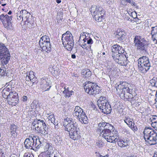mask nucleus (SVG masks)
I'll return each instance as SVG.
<instances>
[{
  "label": "nucleus",
  "mask_w": 157,
  "mask_h": 157,
  "mask_svg": "<svg viewBox=\"0 0 157 157\" xmlns=\"http://www.w3.org/2000/svg\"><path fill=\"white\" fill-rule=\"evenodd\" d=\"M63 126L65 130L69 132L70 138L74 140H78L81 137L79 132L77 130L78 125L75 120L67 117L64 119Z\"/></svg>",
  "instance_id": "1"
},
{
  "label": "nucleus",
  "mask_w": 157,
  "mask_h": 157,
  "mask_svg": "<svg viewBox=\"0 0 157 157\" xmlns=\"http://www.w3.org/2000/svg\"><path fill=\"white\" fill-rule=\"evenodd\" d=\"M25 147L27 149L36 150L42 147L44 143L41 142L38 136H30L26 138L24 142Z\"/></svg>",
  "instance_id": "2"
},
{
  "label": "nucleus",
  "mask_w": 157,
  "mask_h": 157,
  "mask_svg": "<svg viewBox=\"0 0 157 157\" xmlns=\"http://www.w3.org/2000/svg\"><path fill=\"white\" fill-rule=\"evenodd\" d=\"M143 133L146 142L151 145L157 144V133L151 127H146Z\"/></svg>",
  "instance_id": "3"
},
{
  "label": "nucleus",
  "mask_w": 157,
  "mask_h": 157,
  "mask_svg": "<svg viewBox=\"0 0 157 157\" xmlns=\"http://www.w3.org/2000/svg\"><path fill=\"white\" fill-rule=\"evenodd\" d=\"M61 40L64 48L71 51L74 46L73 36L71 33L69 31H67L62 35Z\"/></svg>",
  "instance_id": "4"
},
{
  "label": "nucleus",
  "mask_w": 157,
  "mask_h": 157,
  "mask_svg": "<svg viewBox=\"0 0 157 157\" xmlns=\"http://www.w3.org/2000/svg\"><path fill=\"white\" fill-rule=\"evenodd\" d=\"M134 42L137 48L142 53L147 52L148 42L140 36H136L134 39Z\"/></svg>",
  "instance_id": "5"
},
{
  "label": "nucleus",
  "mask_w": 157,
  "mask_h": 157,
  "mask_svg": "<svg viewBox=\"0 0 157 157\" xmlns=\"http://www.w3.org/2000/svg\"><path fill=\"white\" fill-rule=\"evenodd\" d=\"M138 67L139 71L143 73H145L151 67L148 57L143 56L138 60Z\"/></svg>",
  "instance_id": "6"
},
{
  "label": "nucleus",
  "mask_w": 157,
  "mask_h": 157,
  "mask_svg": "<svg viewBox=\"0 0 157 157\" xmlns=\"http://www.w3.org/2000/svg\"><path fill=\"white\" fill-rule=\"evenodd\" d=\"M35 127V129L38 132L43 135L48 134V128L44 121L40 119L36 120L34 121L32 123Z\"/></svg>",
  "instance_id": "7"
},
{
  "label": "nucleus",
  "mask_w": 157,
  "mask_h": 157,
  "mask_svg": "<svg viewBox=\"0 0 157 157\" xmlns=\"http://www.w3.org/2000/svg\"><path fill=\"white\" fill-rule=\"evenodd\" d=\"M10 57V52L4 44L0 42V60L2 64L6 65Z\"/></svg>",
  "instance_id": "8"
},
{
  "label": "nucleus",
  "mask_w": 157,
  "mask_h": 157,
  "mask_svg": "<svg viewBox=\"0 0 157 157\" xmlns=\"http://www.w3.org/2000/svg\"><path fill=\"white\" fill-rule=\"evenodd\" d=\"M84 87L86 92L90 94H96L99 92V87L96 83L86 82H85Z\"/></svg>",
  "instance_id": "9"
},
{
  "label": "nucleus",
  "mask_w": 157,
  "mask_h": 157,
  "mask_svg": "<svg viewBox=\"0 0 157 157\" xmlns=\"http://www.w3.org/2000/svg\"><path fill=\"white\" fill-rule=\"evenodd\" d=\"M73 114L77 117V119L82 123L87 124L88 122L87 118L83 109L78 106H76L75 108Z\"/></svg>",
  "instance_id": "10"
},
{
  "label": "nucleus",
  "mask_w": 157,
  "mask_h": 157,
  "mask_svg": "<svg viewBox=\"0 0 157 157\" xmlns=\"http://www.w3.org/2000/svg\"><path fill=\"white\" fill-rule=\"evenodd\" d=\"M39 44L43 50L46 51L48 53L50 52L51 48L50 39L48 36H43L39 40Z\"/></svg>",
  "instance_id": "11"
},
{
  "label": "nucleus",
  "mask_w": 157,
  "mask_h": 157,
  "mask_svg": "<svg viewBox=\"0 0 157 157\" xmlns=\"http://www.w3.org/2000/svg\"><path fill=\"white\" fill-rule=\"evenodd\" d=\"M0 19L3 24L4 27L7 29H12V16H9L7 14L5 15L2 14L0 16Z\"/></svg>",
  "instance_id": "12"
},
{
  "label": "nucleus",
  "mask_w": 157,
  "mask_h": 157,
  "mask_svg": "<svg viewBox=\"0 0 157 157\" xmlns=\"http://www.w3.org/2000/svg\"><path fill=\"white\" fill-rule=\"evenodd\" d=\"M21 13L23 15V20L27 22V26L30 28L34 27L35 23H33L31 18H29L30 16L29 13L25 10H21Z\"/></svg>",
  "instance_id": "13"
},
{
  "label": "nucleus",
  "mask_w": 157,
  "mask_h": 157,
  "mask_svg": "<svg viewBox=\"0 0 157 157\" xmlns=\"http://www.w3.org/2000/svg\"><path fill=\"white\" fill-rule=\"evenodd\" d=\"M115 55H113V58L116 63L122 66H125L127 64V58L124 53L119 54L118 55L116 54Z\"/></svg>",
  "instance_id": "14"
},
{
  "label": "nucleus",
  "mask_w": 157,
  "mask_h": 157,
  "mask_svg": "<svg viewBox=\"0 0 157 157\" xmlns=\"http://www.w3.org/2000/svg\"><path fill=\"white\" fill-rule=\"evenodd\" d=\"M102 9V8L99 6H93L90 9L92 15L94 16L95 20L98 22L101 21V19L97 15L98 13V11H101Z\"/></svg>",
  "instance_id": "15"
},
{
  "label": "nucleus",
  "mask_w": 157,
  "mask_h": 157,
  "mask_svg": "<svg viewBox=\"0 0 157 157\" xmlns=\"http://www.w3.org/2000/svg\"><path fill=\"white\" fill-rule=\"evenodd\" d=\"M112 56L113 57V55H115V54L119 55V54L124 53V50L123 48L121 46L115 44L113 45L111 47Z\"/></svg>",
  "instance_id": "16"
},
{
  "label": "nucleus",
  "mask_w": 157,
  "mask_h": 157,
  "mask_svg": "<svg viewBox=\"0 0 157 157\" xmlns=\"http://www.w3.org/2000/svg\"><path fill=\"white\" fill-rule=\"evenodd\" d=\"M97 105L99 108L101 110L102 109L107 108V105H110L108 101L105 99V97H101L97 101Z\"/></svg>",
  "instance_id": "17"
},
{
  "label": "nucleus",
  "mask_w": 157,
  "mask_h": 157,
  "mask_svg": "<svg viewBox=\"0 0 157 157\" xmlns=\"http://www.w3.org/2000/svg\"><path fill=\"white\" fill-rule=\"evenodd\" d=\"M118 138L117 132L113 130L111 135L108 138H107L106 140L109 142L115 143L118 141Z\"/></svg>",
  "instance_id": "18"
},
{
  "label": "nucleus",
  "mask_w": 157,
  "mask_h": 157,
  "mask_svg": "<svg viewBox=\"0 0 157 157\" xmlns=\"http://www.w3.org/2000/svg\"><path fill=\"white\" fill-rule=\"evenodd\" d=\"M122 88V92L119 94L120 96L122 98H124L127 101V99H128L129 96V94H127L129 93L130 92V89L128 86H126V87L123 86Z\"/></svg>",
  "instance_id": "19"
},
{
  "label": "nucleus",
  "mask_w": 157,
  "mask_h": 157,
  "mask_svg": "<svg viewBox=\"0 0 157 157\" xmlns=\"http://www.w3.org/2000/svg\"><path fill=\"white\" fill-rule=\"evenodd\" d=\"M98 128H101L105 130L112 131L113 126L111 124L106 122H100L98 124Z\"/></svg>",
  "instance_id": "20"
},
{
  "label": "nucleus",
  "mask_w": 157,
  "mask_h": 157,
  "mask_svg": "<svg viewBox=\"0 0 157 157\" xmlns=\"http://www.w3.org/2000/svg\"><path fill=\"white\" fill-rule=\"evenodd\" d=\"M42 142L44 143L43 146L44 145V148L45 151H46L47 153L49 154H55L51 144L44 143V142Z\"/></svg>",
  "instance_id": "21"
},
{
  "label": "nucleus",
  "mask_w": 157,
  "mask_h": 157,
  "mask_svg": "<svg viewBox=\"0 0 157 157\" xmlns=\"http://www.w3.org/2000/svg\"><path fill=\"white\" fill-rule=\"evenodd\" d=\"M17 126L14 124H11L10 127V133L11 134V136L13 138H15L17 136Z\"/></svg>",
  "instance_id": "22"
},
{
  "label": "nucleus",
  "mask_w": 157,
  "mask_h": 157,
  "mask_svg": "<svg viewBox=\"0 0 157 157\" xmlns=\"http://www.w3.org/2000/svg\"><path fill=\"white\" fill-rule=\"evenodd\" d=\"M101 132V134L102 135V137L106 140L107 138H108L112 134V131L109 130H105L101 128H98Z\"/></svg>",
  "instance_id": "23"
},
{
  "label": "nucleus",
  "mask_w": 157,
  "mask_h": 157,
  "mask_svg": "<svg viewBox=\"0 0 157 157\" xmlns=\"http://www.w3.org/2000/svg\"><path fill=\"white\" fill-rule=\"evenodd\" d=\"M14 96L15 97H12V98H10V99H9L10 104L15 105L18 103V94H15Z\"/></svg>",
  "instance_id": "24"
},
{
  "label": "nucleus",
  "mask_w": 157,
  "mask_h": 157,
  "mask_svg": "<svg viewBox=\"0 0 157 157\" xmlns=\"http://www.w3.org/2000/svg\"><path fill=\"white\" fill-rule=\"evenodd\" d=\"M128 141L126 139H118L117 143L119 146L124 147L128 145Z\"/></svg>",
  "instance_id": "25"
},
{
  "label": "nucleus",
  "mask_w": 157,
  "mask_h": 157,
  "mask_svg": "<svg viewBox=\"0 0 157 157\" xmlns=\"http://www.w3.org/2000/svg\"><path fill=\"white\" fill-rule=\"evenodd\" d=\"M81 74L83 78H88L91 76V72L89 69H83L81 72Z\"/></svg>",
  "instance_id": "26"
},
{
  "label": "nucleus",
  "mask_w": 157,
  "mask_h": 157,
  "mask_svg": "<svg viewBox=\"0 0 157 157\" xmlns=\"http://www.w3.org/2000/svg\"><path fill=\"white\" fill-rule=\"evenodd\" d=\"M50 71L53 75L56 76L58 75L59 68L56 66H53L52 68L50 67Z\"/></svg>",
  "instance_id": "27"
},
{
  "label": "nucleus",
  "mask_w": 157,
  "mask_h": 157,
  "mask_svg": "<svg viewBox=\"0 0 157 157\" xmlns=\"http://www.w3.org/2000/svg\"><path fill=\"white\" fill-rule=\"evenodd\" d=\"M125 33L123 31L119 32L116 35V37L117 38L120 40H122L125 38Z\"/></svg>",
  "instance_id": "28"
},
{
  "label": "nucleus",
  "mask_w": 157,
  "mask_h": 157,
  "mask_svg": "<svg viewBox=\"0 0 157 157\" xmlns=\"http://www.w3.org/2000/svg\"><path fill=\"white\" fill-rule=\"evenodd\" d=\"M124 121V122L126 124L128 127L129 125V124H130V125H131V124H132L134 123V121L133 119L130 118L128 116L125 117Z\"/></svg>",
  "instance_id": "29"
},
{
  "label": "nucleus",
  "mask_w": 157,
  "mask_h": 157,
  "mask_svg": "<svg viewBox=\"0 0 157 157\" xmlns=\"http://www.w3.org/2000/svg\"><path fill=\"white\" fill-rule=\"evenodd\" d=\"M107 108L102 109L101 111L104 113L110 114L111 112L112 109L110 105H107Z\"/></svg>",
  "instance_id": "30"
},
{
  "label": "nucleus",
  "mask_w": 157,
  "mask_h": 157,
  "mask_svg": "<svg viewBox=\"0 0 157 157\" xmlns=\"http://www.w3.org/2000/svg\"><path fill=\"white\" fill-rule=\"evenodd\" d=\"M73 92L72 90L71 91H70L69 88H67V89H65V90L63 91V93L64 94V96L66 98H68L72 95V93Z\"/></svg>",
  "instance_id": "31"
},
{
  "label": "nucleus",
  "mask_w": 157,
  "mask_h": 157,
  "mask_svg": "<svg viewBox=\"0 0 157 157\" xmlns=\"http://www.w3.org/2000/svg\"><path fill=\"white\" fill-rule=\"evenodd\" d=\"M128 85H129L126 82H123L121 84L118 85L117 87L116 88V90L117 91H118V90H119L120 91V92L121 93L122 92V88H123V86L125 87L128 86Z\"/></svg>",
  "instance_id": "32"
},
{
  "label": "nucleus",
  "mask_w": 157,
  "mask_h": 157,
  "mask_svg": "<svg viewBox=\"0 0 157 157\" xmlns=\"http://www.w3.org/2000/svg\"><path fill=\"white\" fill-rule=\"evenodd\" d=\"M150 84L152 86L157 88V78L153 77V78L150 80Z\"/></svg>",
  "instance_id": "33"
},
{
  "label": "nucleus",
  "mask_w": 157,
  "mask_h": 157,
  "mask_svg": "<svg viewBox=\"0 0 157 157\" xmlns=\"http://www.w3.org/2000/svg\"><path fill=\"white\" fill-rule=\"evenodd\" d=\"M149 120L151 122V125L153 124V123H157V116H152L150 118Z\"/></svg>",
  "instance_id": "34"
},
{
  "label": "nucleus",
  "mask_w": 157,
  "mask_h": 157,
  "mask_svg": "<svg viewBox=\"0 0 157 157\" xmlns=\"http://www.w3.org/2000/svg\"><path fill=\"white\" fill-rule=\"evenodd\" d=\"M151 34L152 36H154L155 35H157V26L152 27Z\"/></svg>",
  "instance_id": "35"
},
{
  "label": "nucleus",
  "mask_w": 157,
  "mask_h": 157,
  "mask_svg": "<svg viewBox=\"0 0 157 157\" xmlns=\"http://www.w3.org/2000/svg\"><path fill=\"white\" fill-rule=\"evenodd\" d=\"M56 154H49L46 152L43 153L42 157H57Z\"/></svg>",
  "instance_id": "36"
},
{
  "label": "nucleus",
  "mask_w": 157,
  "mask_h": 157,
  "mask_svg": "<svg viewBox=\"0 0 157 157\" xmlns=\"http://www.w3.org/2000/svg\"><path fill=\"white\" fill-rule=\"evenodd\" d=\"M83 40V43H84L86 42L87 41V44H91L93 43L92 40L90 37H89L87 38H85Z\"/></svg>",
  "instance_id": "37"
},
{
  "label": "nucleus",
  "mask_w": 157,
  "mask_h": 157,
  "mask_svg": "<svg viewBox=\"0 0 157 157\" xmlns=\"http://www.w3.org/2000/svg\"><path fill=\"white\" fill-rule=\"evenodd\" d=\"M129 124V127L133 131H136L138 130L137 128L135 125V123L134 122L132 124Z\"/></svg>",
  "instance_id": "38"
},
{
  "label": "nucleus",
  "mask_w": 157,
  "mask_h": 157,
  "mask_svg": "<svg viewBox=\"0 0 157 157\" xmlns=\"http://www.w3.org/2000/svg\"><path fill=\"white\" fill-rule=\"evenodd\" d=\"M17 19L19 21H23V15L21 13V10L17 13Z\"/></svg>",
  "instance_id": "39"
},
{
  "label": "nucleus",
  "mask_w": 157,
  "mask_h": 157,
  "mask_svg": "<svg viewBox=\"0 0 157 157\" xmlns=\"http://www.w3.org/2000/svg\"><path fill=\"white\" fill-rule=\"evenodd\" d=\"M15 94L17 93L15 91H11L9 93V94L7 95V97H6V99H10V98H12V97H15V96H14Z\"/></svg>",
  "instance_id": "40"
},
{
  "label": "nucleus",
  "mask_w": 157,
  "mask_h": 157,
  "mask_svg": "<svg viewBox=\"0 0 157 157\" xmlns=\"http://www.w3.org/2000/svg\"><path fill=\"white\" fill-rule=\"evenodd\" d=\"M79 45L83 48L86 49H88V48H90L91 51H92L91 49V46L90 45L89 47L88 46L87 44L85 43H84L82 44H79Z\"/></svg>",
  "instance_id": "41"
},
{
  "label": "nucleus",
  "mask_w": 157,
  "mask_h": 157,
  "mask_svg": "<svg viewBox=\"0 0 157 157\" xmlns=\"http://www.w3.org/2000/svg\"><path fill=\"white\" fill-rule=\"evenodd\" d=\"M0 71L1 74H2V75H1V76H5L7 74L6 72V70L5 68L3 67L1 69L0 67Z\"/></svg>",
  "instance_id": "42"
},
{
  "label": "nucleus",
  "mask_w": 157,
  "mask_h": 157,
  "mask_svg": "<svg viewBox=\"0 0 157 157\" xmlns=\"http://www.w3.org/2000/svg\"><path fill=\"white\" fill-rule=\"evenodd\" d=\"M56 143H58V144L60 145L62 144V140L59 136H57L56 139L55 140Z\"/></svg>",
  "instance_id": "43"
},
{
  "label": "nucleus",
  "mask_w": 157,
  "mask_h": 157,
  "mask_svg": "<svg viewBox=\"0 0 157 157\" xmlns=\"http://www.w3.org/2000/svg\"><path fill=\"white\" fill-rule=\"evenodd\" d=\"M104 11L103 10V9H102V11H100L99 14V15L100 16V18L101 19V21H102V20L104 18Z\"/></svg>",
  "instance_id": "44"
},
{
  "label": "nucleus",
  "mask_w": 157,
  "mask_h": 157,
  "mask_svg": "<svg viewBox=\"0 0 157 157\" xmlns=\"http://www.w3.org/2000/svg\"><path fill=\"white\" fill-rule=\"evenodd\" d=\"M128 94H129L128 99H127V101H131L132 100H135L134 98L132 97V94L130 93H128Z\"/></svg>",
  "instance_id": "45"
},
{
  "label": "nucleus",
  "mask_w": 157,
  "mask_h": 157,
  "mask_svg": "<svg viewBox=\"0 0 157 157\" xmlns=\"http://www.w3.org/2000/svg\"><path fill=\"white\" fill-rule=\"evenodd\" d=\"M126 2L129 3L131 5L135 6L136 7H137V5L136 3L133 0H127L126 1Z\"/></svg>",
  "instance_id": "46"
},
{
  "label": "nucleus",
  "mask_w": 157,
  "mask_h": 157,
  "mask_svg": "<svg viewBox=\"0 0 157 157\" xmlns=\"http://www.w3.org/2000/svg\"><path fill=\"white\" fill-rule=\"evenodd\" d=\"M121 131L124 134H126L129 133V131L125 128H122Z\"/></svg>",
  "instance_id": "47"
},
{
  "label": "nucleus",
  "mask_w": 157,
  "mask_h": 157,
  "mask_svg": "<svg viewBox=\"0 0 157 157\" xmlns=\"http://www.w3.org/2000/svg\"><path fill=\"white\" fill-rule=\"evenodd\" d=\"M96 144L99 147H101L103 146L104 144L101 141H98L96 142Z\"/></svg>",
  "instance_id": "48"
},
{
  "label": "nucleus",
  "mask_w": 157,
  "mask_h": 157,
  "mask_svg": "<svg viewBox=\"0 0 157 157\" xmlns=\"http://www.w3.org/2000/svg\"><path fill=\"white\" fill-rule=\"evenodd\" d=\"M42 82L43 84V85H45V87H46L47 86H49V83L47 82V81L45 79H43Z\"/></svg>",
  "instance_id": "49"
},
{
  "label": "nucleus",
  "mask_w": 157,
  "mask_h": 157,
  "mask_svg": "<svg viewBox=\"0 0 157 157\" xmlns=\"http://www.w3.org/2000/svg\"><path fill=\"white\" fill-rule=\"evenodd\" d=\"M24 156V157H34L33 155L32 154L28 153H25Z\"/></svg>",
  "instance_id": "50"
},
{
  "label": "nucleus",
  "mask_w": 157,
  "mask_h": 157,
  "mask_svg": "<svg viewBox=\"0 0 157 157\" xmlns=\"http://www.w3.org/2000/svg\"><path fill=\"white\" fill-rule=\"evenodd\" d=\"M96 157H108V156L107 155H105V156H102L99 153H97L96 152Z\"/></svg>",
  "instance_id": "51"
},
{
  "label": "nucleus",
  "mask_w": 157,
  "mask_h": 157,
  "mask_svg": "<svg viewBox=\"0 0 157 157\" xmlns=\"http://www.w3.org/2000/svg\"><path fill=\"white\" fill-rule=\"evenodd\" d=\"M151 37H152V40H153V41H154L155 40H157L156 39V38H157V35H155L154 36H152Z\"/></svg>",
  "instance_id": "52"
},
{
  "label": "nucleus",
  "mask_w": 157,
  "mask_h": 157,
  "mask_svg": "<svg viewBox=\"0 0 157 157\" xmlns=\"http://www.w3.org/2000/svg\"><path fill=\"white\" fill-rule=\"evenodd\" d=\"M133 14H135L136 16V11H135L134 12H131L130 13V16H131L132 17L134 18V17L132 16V15Z\"/></svg>",
  "instance_id": "53"
},
{
  "label": "nucleus",
  "mask_w": 157,
  "mask_h": 157,
  "mask_svg": "<svg viewBox=\"0 0 157 157\" xmlns=\"http://www.w3.org/2000/svg\"><path fill=\"white\" fill-rule=\"evenodd\" d=\"M33 75L31 76L30 74H29V75L28 76V77L29 79H30V80L31 81L32 80H33Z\"/></svg>",
  "instance_id": "54"
},
{
  "label": "nucleus",
  "mask_w": 157,
  "mask_h": 157,
  "mask_svg": "<svg viewBox=\"0 0 157 157\" xmlns=\"http://www.w3.org/2000/svg\"><path fill=\"white\" fill-rule=\"evenodd\" d=\"M27 99V97L26 96H23V101H26Z\"/></svg>",
  "instance_id": "55"
},
{
  "label": "nucleus",
  "mask_w": 157,
  "mask_h": 157,
  "mask_svg": "<svg viewBox=\"0 0 157 157\" xmlns=\"http://www.w3.org/2000/svg\"><path fill=\"white\" fill-rule=\"evenodd\" d=\"M126 1H127V0H121V4L123 5H124V4L123 3L124 2H126Z\"/></svg>",
  "instance_id": "56"
},
{
  "label": "nucleus",
  "mask_w": 157,
  "mask_h": 157,
  "mask_svg": "<svg viewBox=\"0 0 157 157\" xmlns=\"http://www.w3.org/2000/svg\"><path fill=\"white\" fill-rule=\"evenodd\" d=\"M48 117L49 119H52V118H53L54 119V115H51L48 116Z\"/></svg>",
  "instance_id": "57"
},
{
  "label": "nucleus",
  "mask_w": 157,
  "mask_h": 157,
  "mask_svg": "<svg viewBox=\"0 0 157 157\" xmlns=\"http://www.w3.org/2000/svg\"><path fill=\"white\" fill-rule=\"evenodd\" d=\"M71 57L72 59H74L76 58V56L73 54L71 55Z\"/></svg>",
  "instance_id": "58"
},
{
  "label": "nucleus",
  "mask_w": 157,
  "mask_h": 157,
  "mask_svg": "<svg viewBox=\"0 0 157 157\" xmlns=\"http://www.w3.org/2000/svg\"><path fill=\"white\" fill-rule=\"evenodd\" d=\"M126 157H137L136 156L134 155H130Z\"/></svg>",
  "instance_id": "59"
},
{
  "label": "nucleus",
  "mask_w": 157,
  "mask_h": 157,
  "mask_svg": "<svg viewBox=\"0 0 157 157\" xmlns=\"http://www.w3.org/2000/svg\"><path fill=\"white\" fill-rule=\"evenodd\" d=\"M107 2L108 4H111L112 3V2L110 1H109V0H108V1H107Z\"/></svg>",
  "instance_id": "60"
},
{
  "label": "nucleus",
  "mask_w": 157,
  "mask_h": 157,
  "mask_svg": "<svg viewBox=\"0 0 157 157\" xmlns=\"http://www.w3.org/2000/svg\"><path fill=\"white\" fill-rule=\"evenodd\" d=\"M56 1L58 4L60 3L61 2V0H56Z\"/></svg>",
  "instance_id": "61"
},
{
  "label": "nucleus",
  "mask_w": 157,
  "mask_h": 157,
  "mask_svg": "<svg viewBox=\"0 0 157 157\" xmlns=\"http://www.w3.org/2000/svg\"><path fill=\"white\" fill-rule=\"evenodd\" d=\"M155 97H156V98L155 100L156 101H157V90L156 92V94H155Z\"/></svg>",
  "instance_id": "62"
},
{
  "label": "nucleus",
  "mask_w": 157,
  "mask_h": 157,
  "mask_svg": "<svg viewBox=\"0 0 157 157\" xmlns=\"http://www.w3.org/2000/svg\"><path fill=\"white\" fill-rule=\"evenodd\" d=\"M154 157H157V152L155 154Z\"/></svg>",
  "instance_id": "63"
},
{
  "label": "nucleus",
  "mask_w": 157,
  "mask_h": 157,
  "mask_svg": "<svg viewBox=\"0 0 157 157\" xmlns=\"http://www.w3.org/2000/svg\"><path fill=\"white\" fill-rule=\"evenodd\" d=\"M12 13V11L10 10L9 11L8 13L9 14H11Z\"/></svg>",
  "instance_id": "64"
}]
</instances>
